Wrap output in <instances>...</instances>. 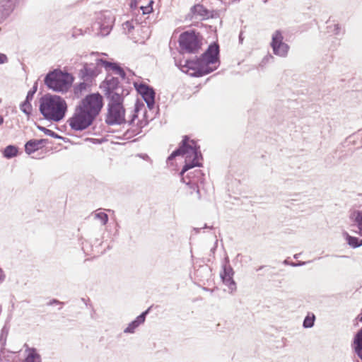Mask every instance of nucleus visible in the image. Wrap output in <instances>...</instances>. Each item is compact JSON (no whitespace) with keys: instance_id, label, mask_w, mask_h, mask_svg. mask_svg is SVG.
Returning <instances> with one entry per match:
<instances>
[{"instance_id":"f257e3e1","label":"nucleus","mask_w":362,"mask_h":362,"mask_svg":"<svg viewBox=\"0 0 362 362\" xmlns=\"http://www.w3.org/2000/svg\"><path fill=\"white\" fill-rule=\"evenodd\" d=\"M103 105V98L100 94L87 95L76 107L73 116L68 120L69 126L76 131L86 129L100 113Z\"/></svg>"},{"instance_id":"f03ea898","label":"nucleus","mask_w":362,"mask_h":362,"mask_svg":"<svg viewBox=\"0 0 362 362\" xmlns=\"http://www.w3.org/2000/svg\"><path fill=\"white\" fill-rule=\"evenodd\" d=\"M177 156H182L185 158V165L180 172L182 182H185L187 185L194 183L195 177L199 178L202 175L201 170H196L194 172V176L192 179L189 175L190 173H187L186 175H185V174L189 170L202 165L201 160L202 156L199 150V146L197 145L194 140H189L187 136H185L182 141V145L170 154L168 160H172Z\"/></svg>"},{"instance_id":"7ed1b4c3","label":"nucleus","mask_w":362,"mask_h":362,"mask_svg":"<svg viewBox=\"0 0 362 362\" xmlns=\"http://www.w3.org/2000/svg\"><path fill=\"white\" fill-rule=\"evenodd\" d=\"M219 48L218 45L212 44L209 46L207 50L202 57L195 61L187 60L184 65H182V72L191 76H202L214 71L217 66Z\"/></svg>"},{"instance_id":"20e7f679","label":"nucleus","mask_w":362,"mask_h":362,"mask_svg":"<svg viewBox=\"0 0 362 362\" xmlns=\"http://www.w3.org/2000/svg\"><path fill=\"white\" fill-rule=\"evenodd\" d=\"M40 111L49 121L59 122L67 110L66 101L58 95H47L41 98Z\"/></svg>"},{"instance_id":"39448f33","label":"nucleus","mask_w":362,"mask_h":362,"mask_svg":"<svg viewBox=\"0 0 362 362\" xmlns=\"http://www.w3.org/2000/svg\"><path fill=\"white\" fill-rule=\"evenodd\" d=\"M45 84L48 88L56 92H66L74 81L71 74L59 69L49 71L45 78Z\"/></svg>"},{"instance_id":"423d86ee","label":"nucleus","mask_w":362,"mask_h":362,"mask_svg":"<svg viewBox=\"0 0 362 362\" xmlns=\"http://www.w3.org/2000/svg\"><path fill=\"white\" fill-rule=\"evenodd\" d=\"M139 109L136 105L131 115H128V119L125 117V110L123 105H108V111L106 115L105 122L110 125L121 124L123 122L132 124L135 119L138 117L137 113Z\"/></svg>"},{"instance_id":"0eeeda50","label":"nucleus","mask_w":362,"mask_h":362,"mask_svg":"<svg viewBox=\"0 0 362 362\" xmlns=\"http://www.w3.org/2000/svg\"><path fill=\"white\" fill-rule=\"evenodd\" d=\"M179 44L182 52L195 53L200 48V41L194 32L186 31L179 37Z\"/></svg>"},{"instance_id":"6e6552de","label":"nucleus","mask_w":362,"mask_h":362,"mask_svg":"<svg viewBox=\"0 0 362 362\" xmlns=\"http://www.w3.org/2000/svg\"><path fill=\"white\" fill-rule=\"evenodd\" d=\"M283 33L277 30L272 35L271 47L275 55L286 57L289 50V46L284 42Z\"/></svg>"},{"instance_id":"1a4fd4ad","label":"nucleus","mask_w":362,"mask_h":362,"mask_svg":"<svg viewBox=\"0 0 362 362\" xmlns=\"http://www.w3.org/2000/svg\"><path fill=\"white\" fill-rule=\"evenodd\" d=\"M98 58H95V63H85L83 67L80 70L79 76L83 81H90L93 77L98 75V66L100 64L97 63V59Z\"/></svg>"},{"instance_id":"9d476101","label":"nucleus","mask_w":362,"mask_h":362,"mask_svg":"<svg viewBox=\"0 0 362 362\" xmlns=\"http://www.w3.org/2000/svg\"><path fill=\"white\" fill-rule=\"evenodd\" d=\"M139 93L147 104L149 109H152L155 103V92L152 88L141 84L138 88Z\"/></svg>"},{"instance_id":"9b49d317","label":"nucleus","mask_w":362,"mask_h":362,"mask_svg":"<svg viewBox=\"0 0 362 362\" xmlns=\"http://www.w3.org/2000/svg\"><path fill=\"white\" fill-rule=\"evenodd\" d=\"M24 359L22 362H42V356L35 348L24 345Z\"/></svg>"},{"instance_id":"f8f14e48","label":"nucleus","mask_w":362,"mask_h":362,"mask_svg":"<svg viewBox=\"0 0 362 362\" xmlns=\"http://www.w3.org/2000/svg\"><path fill=\"white\" fill-rule=\"evenodd\" d=\"M122 88L109 90L105 91V95L109 100L108 105H122L123 98L121 95Z\"/></svg>"},{"instance_id":"ddd939ff","label":"nucleus","mask_w":362,"mask_h":362,"mask_svg":"<svg viewBox=\"0 0 362 362\" xmlns=\"http://www.w3.org/2000/svg\"><path fill=\"white\" fill-rule=\"evenodd\" d=\"M349 217L350 221L358 228V234L362 236V209H351Z\"/></svg>"},{"instance_id":"4468645a","label":"nucleus","mask_w":362,"mask_h":362,"mask_svg":"<svg viewBox=\"0 0 362 362\" xmlns=\"http://www.w3.org/2000/svg\"><path fill=\"white\" fill-rule=\"evenodd\" d=\"M47 142V139H31L25 145V151L30 155L43 147Z\"/></svg>"},{"instance_id":"2eb2a0df","label":"nucleus","mask_w":362,"mask_h":362,"mask_svg":"<svg viewBox=\"0 0 362 362\" xmlns=\"http://www.w3.org/2000/svg\"><path fill=\"white\" fill-rule=\"evenodd\" d=\"M149 308L143 312L139 315L134 320L130 322L128 326L124 329V332L126 334H132L135 332V329L142 325L145 322L146 316L148 314Z\"/></svg>"},{"instance_id":"dca6fc26","label":"nucleus","mask_w":362,"mask_h":362,"mask_svg":"<svg viewBox=\"0 0 362 362\" xmlns=\"http://www.w3.org/2000/svg\"><path fill=\"white\" fill-rule=\"evenodd\" d=\"M97 63L103 64L107 70H112L115 74L120 76L122 78H124L125 73L124 70L116 64L108 62L103 59H98Z\"/></svg>"},{"instance_id":"f3484780","label":"nucleus","mask_w":362,"mask_h":362,"mask_svg":"<svg viewBox=\"0 0 362 362\" xmlns=\"http://www.w3.org/2000/svg\"><path fill=\"white\" fill-rule=\"evenodd\" d=\"M343 236L344 237L347 244L351 247L356 248L362 245V239L351 236L347 232H344Z\"/></svg>"},{"instance_id":"a211bd4d","label":"nucleus","mask_w":362,"mask_h":362,"mask_svg":"<svg viewBox=\"0 0 362 362\" xmlns=\"http://www.w3.org/2000/svg\"><path fill=\"white\" fill-rule=\"evenodd\" d=\"M105 18H107V21L105 23L100 24V23H98L102 35H106L110 33L113 23V18L110 14L105 16Z\"/></svg>"},{"instance_id":"6ab92c4d","label":"nucleus","mask_w":362,"mask_h":362,"mask_svg":"<svg viewBox=\"0 0 362 362\" xmlns=\"http://www.w3.org/2000/svg\"><path fill=\"white\" fill-rule=\"evenodd\" d=\"M192 11L194 15L199 16L203 18H209L210 16L209 11L200 4L194 6Z\"/></svg>"},{"instance_id":"aec40b11","label":"nucleus","mask_w":362,"mask_h":362,"mask_svg":"<svg viewBox=\"0 0 362 362\" xmlns=\"http://www.w3.org/2000/svg\"><path fill=\"white\" fill-rule=\"evenodd\" d=\"M355 351L358 356L362 351V328L357 332L354 337Z\"/></svg>"},{"instance_id":"412c9836","label":"nucleus","mask_w":362,"mask_h":362,"mask_svg":"<svg viewBox=\"0 0 362 362\" xmlns=\"http://www.w3.org/2000/svg\"><path fill=\"white\" fill-rule=\"evenodd\" d=\"M94 219L100 221L103 226H105L108 221V216L103 211L97 210L92 214Z\"/></svg>"},{"instance_id":"4be33fe9","label":"nucleus","mask_w":362,"mask_h":362,"mask_svg":"<svg viewBox=\"0 0 362 362\" xmlns=\"http://www.w3.org/2000/svg\"><path fill=\"white\" fill-rule=\"evenodd\" d=\"M12 11L11 0H0V11L4 15H8Z\"/></svg>"},{"instance_id":"5701e85b","label":"nucleus","mask_w":362,"mask_h":362,"mask_svg":"<svg viewBox=\"0 0 362 362\" xmlns=\"http://www.w3.org/2000/svg\"><path fill=\"white\" fill-rule=\"evenodd\" d=\"M226 263L223 265V272H221L220 274L221 278L233 276V274H234V272H233L232 267L228 264V257L226 258Z\"/></svg>"},{"instance_id":"b1692460","label":"nucleus","mask_w":362,"mask_h":362,"mask_svg":"<svg viewBox=\"0 0 362 362\" xmlns=\"http://www.w3.org/2000/svg\"><path fill=\"white\" fill-rule=\"evenodd\" d=\"M18 153V148L12 145L6 146L4 151V156L6 158L15 157Z\"/></svg>"},{"instance_id":"393cba45","label":"nucleus","mask_w":362,"mask_h":362,"mask_svg":"<svg viewBox=\"0 0 362 362\" xmlns=\"http://www.w3.org/2000/svg\"><path fill=\"white\" fill-rule=\"evenodd\" d=\"M223 284L228 286L230 293H233L236 290V284L234 281L233 276L221 278Z\"/></svg>"},{"instance_id":"a878e982","label":"nucleus","mask_w":362,"mask_h":362,"mask_svg":"<svg viewBox=\"0 0 362 362\" xmlns=\"http://www.w3.org/2000/svg\"><path fill=\"white\" fill-rule=\"evenodd\" d=\"M118 83L119 81L117 78H115L114 77H112L110 79L107 78L105 86V91L109 90H116V88H120L119 87H118Z\"/></svg>"},{"instance_id":"bb28decb","label":"nucleus","mask_w":362,"mask_h":362,"mask_svg":"<svg viewBox=\"0 0 362 362\" xmlns=\"http://www.w3.org/2000/svg\"><path fill=\"white\" fill-rule=\"evenodd\" d=\"M315 316L314 314H308L304 319L303 327L305 328H311L314 325Z\"/></svg>"},{"instance_id":"cd10ccee","label":"nucleus","mask_w":362,"mask_h":362,"mask_svg":"<svg viewBox=\"0 0 362 362\" xmlns=\"http://www.w3.org/2000/svg\"><path fill=\"white\" fill-rule=\"evenodd\" d=\"M21 110L25 113L28 117H29L32 112V105L29 100H25L21 105Z\"/></svg>"},{"instance_id":"c85d7f7f","label":"nucleus","mask_w":362,"mask_h":362,"mask_svg":"<svg viewBox=\"0 0 362 362\" xmlns=\"http://www.w3.org/2000/svg\"><path fill=\"white\" fill-rule=\"evenodd\" d=\"M37 129H40L41 132H44L46 135H48L52 138L61 139V136L56 134L54 132L44 127L37 126Z\"/></svg>"},{"instance_id":"c756f323","label":"nucleus","mask_w":362,"mask_h":362,"mask_svg":"<svg viewBox=\"0 0 362 362\" xmlns=\"http://www.w3.org/2000/svg\"><path fill=\"white\" fill-rule=\"evenodd\" d=\"M329 33H332L334 35H338L341 33V27L339 24H333L328 26Z\"/></svg>"},{"instance_id":"7c9ffc66","label":"nucleus","mask_w":362,"mask_h":362,"mask_svg":"<svg viewBox=\"0 0 362 362\" xmlns=\"http://www.w3.org/2000/svg\"><path fill=\"white\" fill-rule=\"evenodd\" d=\"M153 4V0H150L147 6H140V9L142 11L144 14H148V13H150L152 12V11H153V6H152Z\"/></svg>"},{"instance_id":"2f4dec72","label":"nucleus","mask_w":362,"mask_h":362,"mask_svg":"<svg viewBox=\"0 0 362 362\" xmlns=\"http://www.w3.org/2000/svg\"><path fill=\"white\" fill-rule=\"evenodd\" d=\"M36 90H37V87L34 86L33 90L28 91L25 100L30 101L33 98V95H34L35 93L36 92Z\"/></svg>"},{"instance_id":"473e14b6","label":"nucleus","mask_w":362,"mask_h":362,"mask_svg":"<svg viewBox=\"0 0 362 362\" xmlns=\"http://www.w3.org/2000/svg\"><path fill=\"white\" fill-rule=\"evenodd\" d=\"M8 62V57L6 54L0 53V64H3Z\"/></svg>"},{"instance_id":"72a5a7b5","label":"nucleus","mask_w":362,"mask_h":362,"mask_svg":"<svg viewBox=\"0 0 362 362\" xmlns=\"http://www.w3.org/2000/svg\"><path fill=\"white\" fill-rule=\"evenodd\" d=\"M308 262H298V263H295V262H291L290 264L291 266L292 267H299V266H303V265H305L308 263Z\"/></svg>"},{"instance_id":"f704fd0d","label":"nucleus","mask_w":362,"mask_h":362,"mask_svg":"<svg viewBox=\"0 0 362 362\" xmlns=\"http://www.w3.org/2000/svg\"><path fill=\"white\" fill-rule=\"evenodd\" d=\"M8 329L6 326H4L1 329V333L0 336H4V337H6L8 335Z\"/></svg>"},{"instance_id":"c9c22d12","label":"nucleus","mask_w":362,"mask_h":362,"mask_svg":"<svg viewBox=\"0 0 362 362\" xmlns=\"http://www.w3.org/2000/svg\"><path fill=\"white\" fill-rule=\"evenodd\" d=\"M140 0H132L130 3L131 8H136L138 5V3Z\"/></svg>"},{"instance_id":"e433bc0d","label":"nucleus","mask_w":362,"mask_h":362,"mask_svg":"<svg viewBox=\"0 0 362 362\" xmlns=\"http://www.w3.org/2000/svg\"><path fill=\"white\" fill-rule=\"evenodd\" d=\"M124 28H128L129 30L133 28V26L132 25V23L129 21H127L124 23Z\"/></svg>"},{"instance_id":"4c0bfd02","label":"nucleus","mask_w":362,"mask_h":362,"mask_svg":"<svg viewBox=\"0 0 362 362\" xmlns=\"http://www.w3.org/2000/svg\"><path fill=\"white\" fill-rule=\"evenodd\" d=\"M5 275L4 274L3 270L0 268V282H2L4 280Z\"/></svg>"},{"instance_id":"58836bf2","label":"nucleus","mask_w":362,"mask_h":362,"mask_svg":"<svg viewBox=\"0 0 362 362\" xmlns=\"http://www.w3.org/2000/svg\"><path fill=\"white\" fill-rule=\"evenodd\" d=\"M139 123H140V124H139V126H140L141 127H142L143 126H144V125L147 124V122H146V121H144H144H139Z\"/></svg>"},{"instance_id":"ea45409f","label":"nucleus","mask_w":362,"mask_h":362,"mask_svg":"<svg viewBox=\"0 0 362 362\" xmlns=\"http://www.w3.org/2000/svg\"><path fill=\"white\" fill-rule=\"evenodd\" d=\"M4 122V118L2 116L0 115V125L2 124Z\"/></svg>"},{"instance_id":"a19ab883","label":"nucleus","mask_w":362,"mask_h":362,"mask_svg":"<svg viewBox=\"0 0 362 362\" xmlns=\"http://www.w3.org/2000/svg\"><path fill=\"white\" fill-rule=\"evenodd\" d=\"M80 86H81V88L85 87V83H80Z\"/></svg>"},{"instance_id":"79ce46f5","label":"nucleus","mask_w":362,"mask_h":362,"mask_svg":"<svg viewBox=\"0 0 362 362\" xmlns=\"http://www.w3.org/2000/svg\"><path fill=\"white\" fill-rule=\"evenodd\" d=\"M299 255H300V254H296V255H294V258H295V259L298 258Z\"/></svg>"},{"instance_id":"37998d69","label":"nucleus","mask_w":362,"mask_h":362,"mask_svg":"<svg viewBox=\"0 0 362 362\" xmlns=\"http://www.w3.org/2000/svg\"><path fill=\"white\" fill-rule=\"evenodd\" d=\"M284 263L285 264H291V263H288V260H286H286H284Z\"/></svg>"},{"instance_id":"c03bdc74","label":"nucleus","mask_w":362,"mask_h":362,"mask_svg":"<svg viewBox=\"0 0 362 362\" xmlns=\"http://www.w3.org/2000/svg\"><path fill=\"white\" fill-rule=\"evenodd\" d=\"M194 230H196L197 233H199L200 231V228H194Z\"/></svg>"},{"instance_id":"a18cd8bd","label":"nucleus","mask_w":362,"mask_h":362,"mask_svg":"<svg viewBox=\"0 0 362 362\" xmlns=\"http://www.w3.org/2000/svg\"><path fill=\"white\" fill-rule=\"evenodd\" d=\"M359 320H360V322H362V315L361 316Z\"/></svg>"},{"instance_id":"49530a36","label":"nucleus","mask_w":362,"mask_h":362,"mask_svg":"<svg viewBox=\"0 0 362 362\" xmlns=\"http://www.w3.org/2000/svg\"><path fill=\"white\" fill-rule=\"evenodd\" d=\"M0 362H3V360L1 358V356H0Z\"/></svg>"},{"instance_id":"de8ad7c7","label":"nucleus","mask_w":362,"mask_h":362,"mask_svg":"<svg viewBox=\"0 0 362 362\" xmlns=\"http://www.w3.org/2000/svg\"><path fill=\"white\" fill-rule=\"evenodd\" d=\"M95 55H96V54H95V53H92V54H91V56H93H93H95Z\"/></svg>"}]
</instances>
